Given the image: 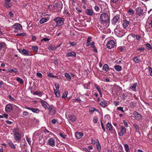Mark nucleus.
I'll return each mask as SVG.
<instances>
[{"instance_id":"nucleus-38","label":"nucleus","mask_w":152,"mask_h":152,"mask_svg":"<svg viewBox=\"0 0 152 152\" xmlns=\"http://www.w3.org/2000/svg\"><path fill=\"white\" fill-rule=\"evenodd\" d=\"M65 75L66 78L67 79L70 80L71 78V77L70 75L68 73H66L65 74Z\"/></svg>"},{"instance_id":"nucleus-2","label":"nucleus","mask_w":152,"mask_h":152,"mask_svg":"<svg viewBox=\"0 0 152 152\" xmlns=\"http://www.w3.org/2000/svg\"><path fill=\"white\" fill-rule=\"evenodd\" d=\"M54 21L56 22V25L61 26L64 23V18L61 19L60 17H57L54 19Z\"/></svg>"},{"instance_id":"nucleus-11","label":"nucleus","mask_w":152,"mask_h":152,"mask_svg":"<svg viewBox=\"0 0 152 152\" xmlns=\"http://www.w3.org/2000/svg\"><path fill=\"white\" fill-rule=\"evenodd\" d=\"M13 27L16 29L21 30L22 29V26L20 24L18 23H16L13 25Z\"/></svg>"},{"instance_id":"nucleus-62","label":"nucleus","mask_w":152,"mask_h":152,"mask_svg":"<svg viewBox=\"0 0 152 152\" xmlns=\"http://www.w3.org/2000/svg\"><path fill=\"white\" fill-rule=\"evenodd\" d=\"M91 46L93 48H94L95 46L94 45V42H91Z\"/></svg>"},{"instance_id":"nucleus-3","label":"nucleus","mask_w":152,"mask_h":152,"mask_svg":"<svg viewBox=\"0 0 152 152\" xmlns=\"http://www.w3.org/2000/svg\"><path fill=\"white\" fill-rule=\"evenodd\" d=\"M120 20L119 15H116L111 20L112 23L113 25H115L116 23Z\"/></svg>"},{"instance_id":"nucleus-7","label":"nucleus","mask_w":152,"mask_h":152,"mask_svg":"<svg viewBox=\"0 0 152 152\" xmlns=\"http://www.w3.org/2000/svg\"><path fill=\"white\" fill-rule=\"evenodd\" d=\"M121 131L119 132L118 134L120 136H122L126 133V129L123 126H121Z\"/></svg>"},{"instance_id":"nucleus-42","label":"nucleus","mask_w":152,"mask_h":152,"mask_svg":"<svg viewBox=\"0 0 152 152\" xmlns=\"http://www.w3.org/2000/svg\"><path fill=\"white\" fill-rule=\"evenodd\" d=\"M145 45L148 48V50H150L152 49V48L150 44L149 43H147Z\"/></svg>"},{"instance_id":"nucleus-54","label":"nucleus","mask_w":152,"mask_h":152,"mask_svg":"<svg viewBox=\"0 0 152 152\" xmlns=\"http://www.w3.org/2000/svg\"><path fill=\"white\" fill-rule=\"evenodd\" d=\"M98 118L97 117H94V118L93 121L94 123H96L97 121Z\"/></svg>"},{"instance_id":"nucleus-40","label":"nucleus","mask_w":152,"mask_h":152,"mask_svg":"<svg viewBox=\"0 0 152 152\" xmlns=\"http://www.w3.org/2000/svg\"><path fill=\"white\" fill-rule=\"evenodd\" d=\"M68 92L67 91H65L64 93H63V95L62 96V98L63 99L65 98L67 96Z\"/></svg>"},{"instance_id":"nucleus-22","label":"nucleus","mask_w":152,"mask_h":152,"mask_svg":"<svg viewBox=\"0 0 152 152\" xmlns=\"http://www.w3.org/2000/svg\"><path fill=\"white\" fill-rule=\"evenodd\" d=\"M129 24V22L127 20L124 21L123 23L124 28H126Z\"/></svg>"},{"instance_id":"nucleus-5","label":"nucleus","mask_w":152,"mask_h":152,"mask_svg":"<svg viewBox=\"0 0 152 152\" xmlns=\"http://www.w3.org/2000/svg\"><path fill=\"white\" fill-rule=\"evenodd\" d=\"M21 134L20 132H16L14 134V137L15 139L17 141H19L21 138Z\"/></svg>"},{"instance_id":"nucleus-17","label":"nucleus","mask_w":152,"mask_h":152,"mask_svg":"<svg viewBox=\"0 0 152 152\" xmlns=\"http://www.w3.org/2000/svg\"><path fill=\"white\" fill-rule=\"evenodd\" d=\"M83 135V134L82 132H76L75 137L77 139L81 138Z\"/></svg>"},{"instance_id":"nucleus-57","label":"nucleus","mask_w":152,"mask_h":152,"mask_svg":"<svg viewBox=\"0 0 152 152\" xmlns=\"http://www.w3.org/2000/svg\"><path fill=\"white\" fill-rule=\"evenodd\" d=\"M124 124L125 126L126 127L128 126V124L127 123V122L125 121V120H124L123 121Z\"/></svg>"},{"instance_id":"nucleus-39","label":"nucleus","mask_w":152,"mask_h":152,"mask_svg":"<svg viewBox=\"0 0 152 152\" xmlns=\"http://www.w3.org/2000/svg\"><path fill=\"white\" fill-rule=\"evenodd\" d=\"M128 13H129V15H131L134 14V12L133 10L132 9L130 8L128 11Z\"/></svg>"},{"instance_id":"nucleus-4","label":"nucleus","mask_w":152,"mask_h":152,"mask_svg":"<svg viewBox=\"0 0 152 152\" xmlns=\"http://www.w3.org/2000/svg\"><path fill=\"white\" fill-rule=\"evenodd\" d=\"M115 42L113 40H110L107 44V47L108 48L111 49L114 46Z\"/></svg>"},{"instance_id":"nucleus-30","label":"nucleus","mask_w":152,"mask_h":152,"mask_svg":"<svg viewBox=\"0 0 152 152\" xmlns=\"http://www.w3.org/2000/svg\"><path fill=\"white\" fill-rule=\"evenodd\" d=\"M134 127L136 129V132H138L139 133H140V132H139V127L137 126V125L136 124H133Z\"/></svg>"},{"instance_id":"nucleus-48","label":"nucleus","mask_w":152,"mask_h":152,"mask_svg":"<svg viewBox=\"0 0 152 152\" xmlns=\"http://www.w3.org/2000/svg\"><path fill=\"white\" fill-rule=\"evenodd\" d=\"M37 75L40 78H42V75L40 72H37Z\"/></svg>"},{"instance_id":"nucleus-37","label":"nucleus","mask_w":152,"mask_h":152,"mask_svg":"<svg viewBox=\"0 0 152 152\" xmlns=\"http://www.w3.org/2000/svg\"><path fill=\"white\" fill-rule=\"evenodd\" d=\"M69 44L72 46H75L76 45L77 43L75 42H72L69 41Z\"/></svg>"},{"instance_id":"nucleus-52","label":"nucleus","mask_w":152,"mask_h":152,"mask_svg":"<svg viewBox=\"0 0 152 152\" xmlns=\"http://www.w3.org/2000/svg\"><path fill=\"white\" fill-rule=\"evenodd\" d=\"M101 126L102 127V129H103V130H104V131H105V128L104 126V125H103V123H102V121L101 120Z\"/></svg>"},{"instance_id":"nucleus-8","label":"nucleus","mask_w":152,"mask_h":152,"mask_svg":"<svg viewBox=\"0 0 152 152\" xmlns=\"http://www.w3.org/2000/svg\"><path fill=\"white\" fill-rule=\"evenodd\" d=\"M55 140L52 138H50L48 141V143L52 146H54L55 145Z\"/></svg>"},{"instance_id":"nucleus-55","label":"nucleus","mask_w":152,"mask_h":152,"mask_svg":"<svg viewBox=\"0 0 152 152\" xmlns=\"http://www.w3.org/2000/svg\"><path fill=\"white\" fill-rule=\"evenodd\" d=\"M55 95L56 96L58 97L60 96V93L59 91H57V92H55Z\"/></svg>"},{"instance_id":"nucleus-20","label":"nucleus","mask_w":152,"mask_h":152,"mask_svg":"<svg viewBox=\"0 0 152 152\" xmlns=\"http://www.w3.org/2000/svg\"><path fill=\"white\" fill-rule=\"evenodd\" d=\"M133 60L136 63H139L140 61V58L137 56L134 57L133 58Z\"/></svg>"},{"instance_id":"nucleus-51","label":"nucleus","mask_w":152,"mask_h":152,"mask_svg":"<svg viewBox=\"0 0 152 152\" xmlns=\"http://www.w3.org/2000/svg\"><path fill=\"white\" fill-rule=\"evenodd\" d=\"M59 135L63 138L65 139V135H64L62 133H60L59 134Z\"/></svg>"},{"instance_id":"nucleus-43","label":"nucleus","mask_w":152,"mask_h":152,"mask_svg":"<svg viewBox=\"0 0 152 152\" xmlns=\"http://www.w3.org/2000/svg\"><path fill=\"white\" fill-rule=\"evenodd\" d=\"M42 92L41 91H37L34 92V95H39V94H41L42 93Z\"/></svg>"},{"instance_id":"nucleus-63","label":"nucleus","mask_w":152,"mask_h":152,"mask_svg":"<svg viewBox=\"0 0 152 152\" xmlns=\"http://www.w3.org/2000/svg\"><path fill=\"white\" fill-rule=\"evenodd\" d=\"M136 39L137 40H139L141 37L140 35H136Z\"/></svg>"},{"instance_id":"nucleus-60","label":"nucleus","mask_w":152,"mask_h":152,"mask_svg":"<svg viewBox=\"0 0 152 152\" xmlns=\"http://www.w3.org/2000/svg\"><path fill=\"white\" fill-rule=\"evenodd\" d=\"M91 38L90 37H88L87 40V42H90L91 41Z\"/></svg>"},{"instance_id":"nucleus-47","label":"nucleus","mask_w":152,"mask_h":152,"mask_svg":"<svg viewBox=\"0 0 152 152\" xmlns=\"http://www.w3.org/2000/svg\"><path fill=\"white\" fill-rule=\"evenodd\" d=\"M149 71L150 72V75L151 76H152V68L149 66L148 67Z\"/></svg>"},{"instance_id":"nucleus-36","label":"nucleus","mask_w":152,"mask_h":152,"mask_svg":"<svg viewBox=\"0 0 152 152\" xmlns=\"http://www.w3.org/2000/svg\"><path fill=\"white\" fill-rule=\"evenodd\" d=\"M31 109V111L34 113H37L39 112V110L37 108H32Z\"/></svg>"},{"instance_id":"nucleus-49","label":"nucleus","mask_w":152,"mask_h":152,"mask_svg":"<svg viewBox=\"0 0 152 152\" xmlns=\"http://www.w3.org/2000/svg\"><path fill=\"white\" fill-rule=\"evenodd\" d=\"M26 34L25 33H21L19 34H16L17 36H26Z\"/></svg>"},{"instance_id":"nucleus-58","label":"nucleus","mask_w":152,"mask_h":152,"mask_svg":"<svg viewBox=\"0 0 152 152\" xmlns=\"http://www.w3.org/2000/svg\"><path fill=\"white\" fill-rule=\"evenodd\" d=\"M18 129H13V133L14 134H15L16 132H19L18 131Z\"/></svg>"},{"instance_id":"nucleus-21","label":"nucleus","mask_w":152,"mask_h":152,"mask_svg":"<svg viewBox=\"0 0 152 152\" xmlns=\"http://www.w3.org/2000/svg\"><path fill=\"white\" fill-rule=\"evenodd\" d=\"M6 46L7 45L5 42H2L0 43V50H1L2 48H6Z\"/></svg>"},{"instance_id":"nucleus-12","label":"nucleus","mask_w":152,"mask_h":152,"mask_svg":"<svg viewBox=\"0 0 152 152\" xmlns=\"http://www.w3.org/2000/svg\"><path fill=\"white\" fill-rule=\"evenodd\" d=\"M136 11H137V15L139 16H140L143 12V10L141 9V7H138L136 9Z\"/></svg>"},{"instance_id":"nucleus-53","label":"nucleus","mask_w":152,"mask_h":152,"mask_svg":"<svg viewBox=\"0 0 152 152\" xmlns=\"http://www.w3.org/2000/svg\"><path fill=\"white\" fill-rule=\"evenodd\" d=\"M56 88L57 90H58L60 86L58 84H56L55 85Z\"/></svg>"},{"instance_id":"nucleus-50","label":"nucleus","mask_w":152,"mask_h":152,"mask_svg":"<svg viewBox=\"0 0 152 152\" xmlns=\"http://www.w3.org/2000/svg\"><path fill=\"white\" fill-rule=\"evenodd\" d=\"M117 110H121L123 112H124V111L123 110V107H118L117 108Z\"/></svg>"},{"instance_id":"nucleus-13","label":"nucleus","mask_w":152,"mask_h":152,"mask_svg":"<svg viewBox=\"0 0 152 152\" xmlns=\"http://www.w3.org/2000/svg\"><path fill=\"white\" fill-rule=\"evenodd\" d=\"M134 115L135 118L138 121L140 120L142 117V115L137 112L135 113Z\"/></svg>"},{"instance_id":"nucleus-64","label":"nucleus","mask_w":152,"mask_h":152,"mask_svg":"<svg viewBox=\"0 0 152 152\" xmlns=\"http://www.w3.org/2000/svg\"><path fill=\"white\" fill-rule=\"evenodd\" d=\"M138 50H140L141 51H143L144 50L145 48H139L138 49Z\"/></svg>"},{"instance_id":"nucleus-16","label":"nucleus","mask_w":152,"mask_h":152,"mask_svg":"<svg viewBox=\"0 0 152 152\" xmlns=\"http://www.w3.org/2000/svg\"><path fill=\"white\" fill-rule=\"evenodd\" d=\"M86 13L87 15H92L93 14V12L92 10L87 9L86 10Z\"/></svg>"},{"instance_id":"nucleus-34","label":"nucleus","mask_w":152,"mask_h":152,"mask_svg":"<svg viewBox=\"0 0 152 152\" xmlns=\"http://www.w3.org/2000/svg\"><path fill=\"white\" fill-rule=\"evenodd\" d=\"M16 80L19 82L20 84H22L23 83V80L22 79L20 78L19 77H18L16 78Z\"/></svg>"},{"instance_id":"nucleus-19","label":"nucleus","mask_w":152,"mask_h":152,"mask_svg":"<svg viewBox=\"0 0 152 152\" xmlns=\"http://www.w3.org/2000/svg\"><path fill=\"white\" fill-rule=\"evenodd\" d=\"M7 143L9 146L12 148H15V146L14 145L13 142L11 141H8L7 142Z\"/></svg>"},{"instance_id":"nucleus-61","label":"nucleus","mask_w":152,"mask_h":152,"mask_svg":"<svg viewBox=\"0 0 152 152\" xmlns=\"http://www.w3.org/2000/svg\"><path fill=\"white\" fill-rule=\"evenodd\" d=\"M6 122L8 124H11L12 123V122L8 120H7L6 121Z\"/></svg>"},{"instance_id":"nucleus-46","label":"nucleus","mask_w":152,"mask_h":152,"mask_svg":"<svg viewBox=\"0 0 152 152\" xmlns=\"http://www.w3.org/2000/svg\"><path fill=\"white\" fill-rule=\"evenodd\" d=\"M50 40V39H48L47 38H45L42 39L41 40V42H42L43 41H44L45 42H47V41H49Z\"/></svg>"},{"instance_id":"nucleus-26","label":"nucleus","mask_w":152,"mask_h":152,"mask_svg":"<svg viewBox=\"0 0 152 152\" xmlns=\"http://www.w3.org/2000/svg\"><path fill=\"white\" fill-rule=\"evenodd\" d=\"M11 0H5V3L9 7H11L12 5L10 4V2Z\"/></svg>"},{"instance_id":"nucleus-28","label":"nucleus","mask_w":152,"mask_h":152,"mask_svg":"<svg viewBox=\"0 0 152 152\" xmlns=\"http://www.w3.org/2000/svg\"><path fill=\"white\" fill-rule=\"evenodd\" d=\"M115 69L117 71H120L121 70V67L120 65H117L114 66Z\"/></svg>"},{"instance_id":"nucleus-15","label":"nucleus","mask_w":152,"mask_h":152,"mask_svg":"<svg viewBox=\"0 0 152 152\" xmlns=\"http://www.w3.org/2000/svg\"><path fill=\"white\" fill-rule=\"evenodd\" d=\"M41 103L42 104V106L45 109H46L48 108L47 106V105H49L45 101L42 100L41 101Z\"/></svg>"},{"instance_id":"nucleus-41","label":"nucleus","mask_w":152,"mask_h":152,"mask_svg":"<svg viewBox=\"0 0 152 152\" xmlns=\"http://www.w3.org/2000/svg\"><path fill=\"white\" fill-rule=\"evenodd\" d=\"M94 87L96 88L98 92L101 91V90L99 86L96 84H94Z\"/></svg>"},{"instance_id":"nucleus-23","label":"nucleus","mask_w":152,"mask_h":152,"mask_svg":"<svg viewBox=\"0 0 152 152\" xmlns=\"http://www.w3.org/2000/svg\"><path fill=\"white\" fill-rule=\"evenodd\" d=\"M98 142H96V147L98 152H99L101 149V146L100 145L98 140H97Z\"/></svg>"},{"instance_id":"nucleus-29","label":"nucleus","mask_w":152,"mask_h":152,"mask_svg":"<svg viewBox=\"0 0 152 152\" xmlns=\"http://www.w3.org/2000/svg\"><path fill=\"white\" fill-rule=\"evenodd\" d=\"M107 102L103 101L101 102L100 104L102 107H105L107 106Z\"/></svg>"},{"instance_id":"nucleus-56","label":"nucleus","mask_w":152,"mask_h":152,"mask_svg":"<svg viewBox=\"0 0 152 152\" xmlns=\"http://www.w3.org/2000/svg\"><path fill=\"white\" fill-rule=\"evenodd\" d=\"M8 97L10 100L13 101H14L15 100L14 98L12 97L11 95H9L8 96Z\"/></svg>"},{"instance_id":"nucleus-27","label":"nucleus","mask_w":152,"mask_h":152,"mask_svg":"<svg viewBox=\"0 0 152 152\" xmlns=\"http://www.w3.org/2000/svg\"><path fill=\"white\" fill-rule=\"evenodd\" d=\"M21 51H22V54L27 55H29V53L28 50H26L25 49H23L21 50Z\"/></svg>"},{"instance_id":"nucleus-10","label":"nucleus","mask_w":152,"mask_h":152,"mask_svg":"<svg viewBox=\"0 0 152 152\" xmlns=\"http://www.w3.org/2000/svg\"><path fill=\"white\" fill-rule=\"evenodd\" d=\"M76 117L74 115H71L69 117L68 120L69 122H73L75 121Z\"/></svg>"},{"instance_id":"nucleus-24","label":"nucleus","mask_w":152,"mask_h":152,"mask_svg":"<svg viewBox=\"0 0 152 152\" xmlns=\"http://www.w3.org/2000/svg\"><path fill=\"white\" fill-rule=\"evenodd\" d=\"M103 70L106 71H108L109 70L108 66L107 64H105L103 67Z\"/></svg>"},{"instance_id":"nucleus-18","label":"nucleus","mask_w":152,"mask_h":152,"mask_svg":"<svg viewBox=\"0 0 152 152\" xmlns=\"http://www.w3.org/2000/svg\"><path fill=\"white\" fill-rule=\"evenodd\" d=\"M106 126L107 128L109 129L108 130H109L111 131L113 130L112 126L110 123H107V124Z\"/></svg>"},{"instance_id":"nucleus-35","label":"nucleus","mask_w":152,"mask_h":152,"mask_svg":"<svg viewBox=\"0 0 152 152\" xmlns=\"http://www.w3.org/2000/svg\"><path fill=\"white\" fill-rule=\"evenodd\" d=\"M32 49L36 53H37V50L38 49V47L37 46H32Z\"/></svg>"},{"instance_id":"nucleus-1","label":"nucleus","mask_w":152,"mask_h":152,"mask_svg":"<svg viewBox=\"0 0 152 152\" xmlns=\"http://www.w3.org/2000/svg\"><path fill=\"white\" fill-rule=\"evenodd\" d=\"M100 19L104 23H107L110 21V15L106 13H103L101 15Z\"/></svg>"},{"instance_id":"nucleus-6","label":"nucleus","mask_w":152,"mask_h":152,"mask_svg":"<svg viewBox=\"0 0 152 152\" xmlns=\"http://www.w3.org/2000/svg\"><path fill=\"white\" fill-rule=\"evenodd\" d=\"M50 112V113L51 114L54 115L56 113V111L54 109V107L52 105L49 106L48 108Z\"/></svg>"},{"instance_id":"nucleus-33","label":"nucleus","mask_w":152,"mask_h":152,"mask_svg":"<svg viewBox=\"0 0 152 152\" xmlns=\"http://www.w3.org/2000/svg\"><path fill=\"white\" fill-rule=\"evenodd\" d=\"M95 111H96L98 112L99 111L98 110H97L94 107L90 108L89 109V112H92V113H93Z\"/></svg>"},{"instance_id":"nucleus-45","label":"nucleus","mask_w":152,"mask_h":152,"mask_svg":"<svg viewBox=\"0 0 152 152\" xmlns=\"http://www.w3.org/2000/svg\"><path fill=\"white\" fill-rule=\"evenodd\" d=\"M26 139L27 142H28L29 144H30L31 143V141L30 140V139L27 136H26Z\"/></svg>"},{"instance_id":"nucleus-9","label":"nucleus","mask_w":152,"mask_h":152,"mask_svg":"<svg viewBox=\"0 0 152 152\" xmlns=\"http://www.w3.org/2000/svg\"><path fill=\"white\" fill-rule=\"evenodd\" d=\"M13 110L12 107L10 104H8L5 107V111L6 112H10Z\"/></svg>"},{"instance_id":"nucleus-59","label":"nucleus","mask_w":152,"mask_h":152,"mask_svg":"<svg viewBox=\"0 0 152 152\" xmlns=\"http://www.w3.org/2000/svg\"><path fill=\"white\" fill-rule=\"evenodd\" d=\"M61 5L60 4L58 3H57L55 4V5L56 7H57V8H58V7H59V6ZM62 4H61V5H62Z\"/></svg>"},{"instance_id":"nucleus-25","label":"nucleus","mask_w":152,"mask_h":152,"mask_svg":"<svg viewBox=\"0 0 152 152\" xmlns=\"http://www.w3.org/2000/svg\"><path fill=\"white\" fill-rule=\"evenodd\" d=\"M137 86V83H135L132 86H131L130 87V89L132 90L133 91H136V86Z\"/></svg>"},{"instance_id":"nucleus-44","label":"nucleus","mask_w":152,"mask_h":152,"mask_svg":"<svg viewBox=\"0 0 152 152\" xmlns=\"http://www.w3.org/2000/svg\"><path fill=\"white\" fill-rule=\"evenodd\" d=\"M48 76L49 77H56V76H54L53 74L51 73H49L48 74Z\"/></svg>"},{"instance_id":"nucleus-32","label":"nucleus","mask_w":152,"mask_h":152,"mask_svg":"<svg viewBox=\"0 0 152 152\" xmlns=\"http://www.w3.org/2000/svg\"><path fill=\"white\" fill-rule=\"evenodd\" d=\"M47 19L46 18H42L40 20V23L41 24H42L46 22H47Z\"/></svg>"},{"instance_id":"nucleus-31","label":"nucleus","mask_w":152,"mask_h":152,"mask_svg":"<svg viewBox=\"0 0 152 152\" xmlns=\"http://www.w3.org/2000/svg\"><path fill=\"white\" fill-rule=\"evenodd\" d=\"M124 146L126 152H130L128 145L127 144H125Z\"/></svg>"},{"instance_id":"nucleus-14","label":"nucleus","mask_w":152,"mask_h":152,"mask_svg":"<svg viewBox=\"0 0 152 152\" xmlns=\"http://www.w3.org/2000/svg\"><path fill=\"white\" fill-rule=\"evenodd\" d=\"M76 56V53L75 52L72 51L71 52L67 53L66 54V56L68 57L70 56L75 57Z\"/></svg>"}]
</instances>
